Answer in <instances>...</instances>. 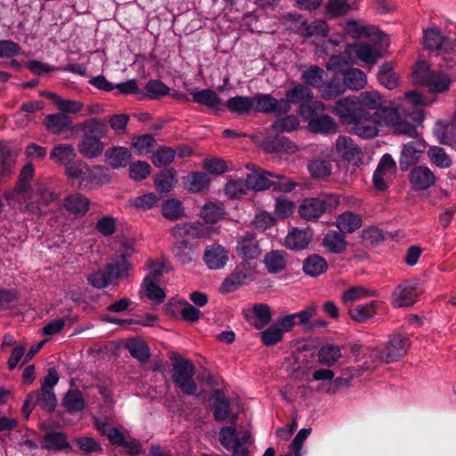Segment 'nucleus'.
<instances>
[{
	"label": "nucleus",
	"instance_id": "1",
	"mask_svg": "<svg viewBox=\"0 0 456 456\" xmlns=\"http://www.w3.org/2000/svg\"><path fill=\"white\" fill-rule=\"evenodd\" d=\"M385 104L383 96L377 91H366L361 93L358 96H346L338 100L332 112H339L347 118H355L357 117H372L379 112L382 105Z\"/></svg>",
	"mask_w": 456,
	"mask_h": 456
},
{
	"label": "nucleus",
	"instance_id": "2",
	"mask_svg": "<svg viewBox=\"0 0 456 456\" xmlns=\"http://www.w3.org/2000/svg\"><path fill=\"white\" fill-rule=\"evenodd\" d=\"M131 265L127 261L126 249L120 250L116 258L106 265L105 270H96L86 276L93 288L102 289L111 284H118L119 279L128 275Z\"/></svg>",
	"mask_w": 456,
	"mask_h": 456
},
{
	"label": "nucleus",
	"instance_id": "3",
	"mask_svg": "<svg viewBox=\"0 0 456 456\" xmlns=\"http://www.w3.org/2000/svg\"><path fill=\"white\" fill-rule=\"evenodd\" d=\"M56 199L55 193L45 185L38 184L29 191L28 197L15 199L11 206L17 207L22 213L42 215L45 213V208Z\"/></svg>",
	"mask_w": 456,
	"mask_h": 456
},
{
	"label": "nucleus",
	"instance_id": "4",
	"mask_svg": "<svg viewBox=\"0 0 456 456\" xmlns=\"http://www.w3.org/2000/svg\"><path fill=\"white\" fill-rule=\"evenodd\" d=\"M410 338L402 334H394L387 345L376 347H368L366 355L372 362H396L407 354L410 346Z\"/></svg>",
	"mask_w": 456,
	"mask_h": 456
},
{
	"label": "nucleus",
	"instance_id": "5",
	"mask_svg": "<svg viewBox=\"0 0 456 456\" xmlns=\"http://www.w3.org/2000/svg\"><path fill=\"white\" fill-rule=\"evenodd\" d=\"M249 189L255 191L273 189L277 191L289 192L296 188V183L285 176L257 169L247 175Z\"/></svg>",
	"mask_w": 456,
	"mask_h": 456
},
{
	"label": "nucleus",
	"instance_id": "6",
	"mask_svg": "<svg viewBox=\"0 0 456 456\" xmlns=\"http://www.w3.org/2000/svg\"><path fill=\"white\" fill-rule=\"evenodd\" d=\"M415 83L424 86L432 93H444L449 89L450 78L443 72L431 71L426 61H419L412 73Z\"/></svg>",
	"mask_w": 456,
	"mask_h": 456
},
{
	"label": "nucleus",
	"instance_id": "7",
	"mask_svg": "<svg viewBox=\"0 0 456 456\" xmlns=\"http://www.w3.org/2000/svg\"><path fill=\"white\" fill-rule=\"evenodd\" d=\"M339 199L336 194H322L318 198H305L298 208L299 216L306 221L319 219L327 209L336 208Z\"/></svg>",
	"mask_w": 456,
	"mask_h": 456
},
{
	"label": "nucleus",
	"instance_id": "8",
	"mask_svg": "<svg viewBox=\"0 0 456 456\" xmlns=\"http://www.w3.org/2000/svg\"><path fill=\"white\" fill-rule=\"evenodd\" d=\"M195 373L196 368L190 360L176 359L173 363V382L186 395H192L197 392L198 386L193 379Z\"/></svg>",
	"mask_w": 456,
	"mask_h": 456
},
{
	"label": "nucleus",
	"instance_id": "9",
	"mask_svg": "<svg viewBox=\"0 0 456 456\" xmlns=\"http://www.w3.org/2000/svg\"><path fill=\"white\" fill-rule=\"evenodd\" d=\"M59 381V375L54 368H50L47 370L46 376L41 381L40 392H30L35 395V401L42 410L47 412L54 411L57 404V398L54 394L53 388Z\"/></svg>",
	"mask_w": 456,
	"mask_h": 456
},
{
	"label": "nucleus",
	"instance_id": "10",
	"mask_svg": "<svg viewBox=\"0 0 456 456\" xmlns=\"http://www.w3.org/2000/svg\"><path fill=\"white\" fill-rule=\"evenodd\" d=\"M420 292L416 281L405 280L394 289L391 304L395 308L410 307L418 301Z\"/></svg>",
	"mask_w": 456,
	"mask_h": 456
},
{
	"label": "nucleus",
	"instance_id": "11",
	"mask_svg": "<svg viewBox=\"0 0 456 456\" xmlns=\"http://www.w3.org/2000/svg\"><path fill=\"white\" fill-rule=\"evenodd\" d=\"M250 434L245 431L242 437L239 438L238 434L232 427H224L219 433L221 444L227 450L232 451V456H248V449L246 444L248 443Z\"/></svg>",
	"mask_w": 456,
	"mask_h": 456
},
{
	"label": "nucleus",
	"instance_id": "12",
	"mask_svg": "<svg viewBox=\"0 0 456 456\" xmlns=\"http://www.w3.org/2000/svg\"><path fill=\"white\" fill-rule=\"evenodd\" d=\"M215 231V228L200 222H184L173 226L170 234L175 239H203L209 237Z\"/></svg>",
	"mask_w": 456,
	"mask_h": 456
},
{
	"label": "nucleus",
	"instance_id": "13",
	"mask_svg": "<svg viewBox=\"0 0 456 456\" xmlns=\"http://www.w3.org/2000/svg\"><path fill=\"white\" fill-rule=\"evenodd\" d=\"M340 120L341 123L346 125H352L354 133L359 137L364 139L374 138L379 134L377 126L379 125L373 120L372 117H357L354 114L355 118H347L339 112H333Z\"/></svg>",
	"mask_w": 456,
	"mask_h": 456
},
{
	"label": "nucleus",
	"instance_id": "14",
	"mask_svg": "<svg viewBox=\"0 0 456 456\" xmlns=\"http://www.w3.org/2000/svg\"><path fill=\"white\" fill-rule=\"evenodd\" d=\"M345 53L349 59L356 57L361 61L369 65H374L382 57L380 49L377 45H370L365 42L347 45L345 49Z\"/></svg>",
	"mask_w": 456,
	"mask_h": 456
},
{
	"label": "nucleus",
	"instance_id": "15",
	"mask_svg": "<svg viewBox=\"0 0 456 456\" xmlns=\"http://www.w3.org/2000/svg\"><path fill=\"white\" fill-rule=\"evenodd\" d=\"M35 174L34 166L31 162H28L20 171L19 179L14 189L4 194L8 205H12V201L17 198L28 197L31 188L30 181Z\"/></svg>",
	"mask_w": 456,
	"mask_h": 456
},
{
	"label": "nucleus",
	"instance_id": "16",
	"mask_svg": "<svg viewBox=\"0 0 456 456\" xmlns=\"http://www.w3.org/2000/svg\"><path fill=\"white\" fill-rule=\"evenodd\" d=\"M252 98L255 101L253 110L256 112L274 113L280 116L290 110V106L288 105L287 101H283V99L277 100L268 94H256Z\"/></svg>",
	"mask_w": 456,
	"mask_h": 456
},
{
	"label": "nucleus",
	"instance_id": "17",
	"mask_svg": "<svg viewBox=\"0 0 456 456\" xmlns=\"http://www.w3.org/2000/svg\"><path fill=\"white\" fill-rule=\"evenodd\" d=\"M436 180L434 172L427 166H416L409 173L410 183L415 191L428 190L436 184Z\"/></svg>",
	"mask_w": 456,
	"mask_h": 456
},
{
	"label": "nucleus",
	"instance_id": "18",
	"mask_svg": "<svg viewBox=\"0 0 456 456\" xmlns=\"http://www.w3.org/2000/svg\"><path fill=\"white\" fill-rule=\"evenodd\" d=\"M337 153L346 161L359 165L362 161V151L348 136L339 135L336 142Z\"/></svg>",
	"mask_w": 456,
	"mask_h": 456
},
{
	"label": "nucleus",
	"instance_id": "19",
	"mask_svg": "<svg viewBox=\"0 0 456 456\" xmlns=\"http://www.w3.org/2000/svg\"><path fill=\"white\" fill-rule=\"evenodd\" d=\"M423 41L425 47L429 51L449 52L456 45L454 39L442 36L441 32L435 28L424 31Z\"/></svg>",
	"mask_w": 456,
	"mask_h": 456
},
{
	"label": "nucleus",
	"instance_id": "20",
	"mask_svg": "<svg viewBox=\"0 0 456 456\" xmlns=\"http://www.w3.org/2000/svg\"><path fill=\"white\" fill-rule=\"evenodd\" d=\"M236 253L245 260L257 258L261 254V248L256 235L251 232H246L240 236L237 240Z\"/></svg>",
	"mask_w": 456,
	"mask_h": 456
},
{
	"label": "nucleus",
	"instance_id": "21",
	"mask_svg": "<svg viewBox=\"0 0 456 456\" xmlns=\"http://www.w3.org/2000/svg\"><path fill=\"white\" fill-rule=\"evenodd\" d=\"M284 322L285 319L281 315L277 318L276 322L272 326L260 333L261 341L265 346H272L278 344L282 340L284 333L291 330L289 326H284Z\"/></svg>",
	"mask_w": 456,
	"mask_h": 456
},
{
	"label": "nucleus",
	"instance_id": "22",
	"mask_svg": "<svg viewBox=\"0 0 456 456\" xmlns=\"http://www.w3.org/2000/svg\"><path fill=\"white\" fill-rule=\"evenodd\" d=\"M424 150L425 145L421 141H411L405 143L399 159L400 168L407 170L411 166L414 165Z\"/></svg>",
	"mask_w": 456,
	"mask_h": 456
},
{
	"label": "nucleus",
	"instance_id": "23",
	"mask_svg": "<svg viewBox=\"0 0 456 456\" xmlns=\"http://www.w3.org/2000/svg\"><path fill=\"white\" fill-rule=\"evenodd\" d=\"M272 317L271 307L267 304L257 303L253 305L252 313L250 315H247L246 319L256 330H263L271 322Z\"/></svg>",
	"mask_w": 456,
	"mask_h": 456
},
{
	"label": "nucleus",
	"instance_id": "24",
	"mask_svg": "<svg viewBox=\"0 0 456 456\" xmlns=\"http://www.w3.org/2000/svg\"><path fill=\"white\" fill-rule=\"evenodd\" d=\"M312 239L311 230L293 228L285 238V246L291 250H303L307 248Z\"/></svg>",
	"mask_w": 456,
	"mask_h": 456
},
{
	"label": "nucleus",
	"instance_id": "25",
	"mask_svg": "<svg viewBox=\"0 0 456 456\" xmlns=\"http://www.w3.org/2000/svg\"><path fill=\"white\" fill-rule=\"evenodd\" d=\"M401 116L405 117L403 105H399L397 102L393 107H386L382 105L379 112H376L373 120L379 126H394L398 123Z\"/></svg>",
	"mask_w": 456,
	"mask_h": 456
},
{
	"label": "nucleus",
	"instance_id": "26",
	"mask_svg": "<svg viewBox=\"0 0 456 456\" xmlns=\"http://www.w3.org/2000/svg\"><path fill=\"white\" fill-rule=\"evenodd\" d=\"M228 258V251L219 244L210 246L204 253V261L207 266L212 270L223 268Z\"/></svg>",
	"mask_w": 456,
	"mask_h": 456
},
{
	"label": "nucleus",
	"instance_id": "27",
	"mask_svg": "<svg viewBox=\"0 0 456 456\" xmlns=\"http://www.w3.org/2000/svg\"><path fill=\"white\" fill-rule=\"evenodd\" d=\"M264 149L266 152L295 153L297 151V145L288 137L282 135L269 136L264 140Z\"/></svg>",
	"mask_w": 456,
	"mask_h": 456
},
{
	"label": "nucleus",
	"instance_id": "28",
	"mask_svg": "<svg viewBox=\"0 0 456 456\" xmlns=\"http://www.w3.org/2000/svg\"><path fill=\"white\" fill-rule=\"evenodd\" d=\"M49 158L54 163L68 167L69 165L76 160L77 153L72 144L59 143L52 149Z\"/></svg>",
	"mask_w": 456,
	"mask_h": 456
},
{
	"label": "nucleus",
	"instance_id": "29",
	"mask_svg": "<svg viewBox=\"0 0 456 456\" xmlns=\"http://www.w3.org/2000/svg\"><path fill=\"white\" fill-rule=\"evenodd\" d=\"M77 150L83 157L91 159L102 155L104 144L97 136H82Z\"/></svg>",
	"mask_w": 456,
	"mask_h": 456
},
{
	"label": "nucleus",
	"instance_id": "30",
	"mask_svg": "<svg viewBox=\"0 0 456 456\" xmlns=\"http://www.w3.org/2000/svg\"><path fill=\"white\" fill-rule=\"evenodd\" d=\"M18 155L19 151L12 149L8 142H0V175H8L14 170Z\"/></svg>",
	"mask_w": 456,
	"mask_h": 456
},
{
	"label": "nucleus",
	"instance_id": "31",
	"mask_svg": "<svg viewBox=\"0 0 456 456\" xmlns=\"http://www.w3.org/2000/svg\"><path fill=\"white\" fill-rule=\"evenodd\" d=\"M83 186L86 190H92L110 182L108 167L102 165H95L88 168L87 179L84 180Z\"/></svg>",
	"mask_w": 456,
	"mask_h": 456
},
{
	"label": "nucleus",
	"instance_id": "32",
	"mask_svg": "<svg viewBox=\"0 0 456 456\" xmlns=\"http://www.w3.org/2000/svg\"><path fill=\"white\" fill-rule=\"evenodd\" d=\"M192 101L210 109L214 113L223 111L222 100L219 95L211 89H202L192 94Z\"/></svg>",
	"mask_w": 456,
	"mask_h": 456
},
{
	"label": "nucleus",
	"instance_id": "33",
	"mask_svg": "<svg viewBox=\"0 0 456 456\" xmlns=\"http://www.w3.org/2000/svg\"><path fill=\"white\" fill-rule=\"evenodd\" d=\"M76 128L84 133L83 136H97L99 139L105 137L109 131L107 124L97 118L80 122L77 124Z\"/></svg>",
	"mask_w": 456,
	"mask_h": 456
},
{
	"label": "nucleus",
	"instance_id": "34",
	"mask_svg": "<svg viewBox=\"0 0 456 456\" xmlns=\"http://www.w3.org/2000/svg\"><path fill=\"white\" fill-rule=\"evenodd\" d=\"M90 206V200L79 192L66 196L63 200L64 208L70 214L85 215Z\"/></svg>",
	"mask_w": 456,
	"mask_h": 456
},
{
	"label": "nucleus",
	"instance_id": "35",
	"mask_svg": "<svg viewBox=\"0 0 456 456\" xmlns=\"http://www.w3.org/2000/svg\"><path fill=\"white\" fill-rule=\"evenodd\" d=\"M308 128L314 134H335L338 131V125L330 116L316 115L309 119Z\"/></svg>",
	"mask_w": 456,
	"mask_h": 456
},
{
	"label": "nucleus",
	"instance_id": "36",
	"mask_svg": "<svg viewBox=\"0 0 456 456\" xmlns=\"http://www.w3.org/2000/svg\"><path fill=\"white\" fill-rule=\"evenodd\" d=\"M211 409L216 420H224L230 416L231 409L229 400L224 391L216 390L211 397Z\"/></svg>",
	"mask_w": 456,
	"mask_h": 456
},
{
	"label": "nucleus",
	"instance_id": "37",
	"mask_svg": "<svg viewBox=\"0 0 456 456\" xmlns=\"http://www.w3.org/2000/svg\"><path fill=\"white\" fill-rule=\"evenodd\" d=\"M71 124V118L61 112L46 115L44 120L46 129L55 134L69 130Z\"/></svg>",
	"mask_w": 456,
	"mask_h": 456
},
{
	"label": "nucleus",
	"instance_id": "38",
	"mask_svg": "<svg viewBox=\"0 0 456 456\" xmlns=\"http://www.w3.org/2000/svg\"><path fill=\"white\" fill-rule=\"evenodd\" d=\"M248 276L245 273V265L237 266L233 272L224 281L220 287L223 293H230L238 289L246 283Z\"/></svg>",
	"mask_w": 456,
	"mask_h": 456
},
{
	"label": "nucleus",
	"instance_id": "39",
	"mask_svg": "<svg viewBox=\"0 0 456 456\" xmlns=\"http://www.w3.org/2000/svg\"><path fill=\"white\" fill-rule=\"evenodd\" d=\"M254 99L251 96L237 95L226 101V108L238 116L248 114L254 108Z\"/></svg>",
	"mask_w": 456,
	"mask_h": 456
},
{
	"label": "nucleus",
	"instance_id": "40",
	"mask_svg": "<svg viewBox=\"0 0 456 456\" xmlns=\"http://www.w3.org/2000/svg\"><path fill=\"white\" fill-rule=\"evenodd\" d=\"M328 269L326 259L319 255L313 254L303 261V271L310 277H318Z\"/></svg>",
	"mask_w": 456,
	"mask_h": 456
},
{
	"label": "nucleus",
	"instance_id": "41",
	"mask_svg": "<svg viewBox=\"0 0 456 456\" xmlns=\"http://www.w3.org/2000/svg\"><path fill=\"white\" fill-rule=\"evenodd\" d=\"M362 220L360 215L346 211L339 215L336 225L342 233H352L362 226Z\"/></svg>",
	"mask_w": 456,
	"mask_h": 456
},
{
	"label": "nucleus",
	"instance_id": "42",
	"mask_svg": "<svg viewBox=\"0 0 456 456\" xmlns=\"http://www.w3.org/2000/svg\"><path fill=\"white\" fill-rule=\"evenodd\" d=\"M89 166L86 162L81 159H77L65 168V175L69 180L78 181V188L86 190V186H83L84 180L87 179Z\"/></svg>",
	"mask_w": 456,
	"mask_h": 456
},
{
	"label": "nucleus",
	"instance_id": "43",
	"mask_svg": "<svg viewBox=\"0 0 456 456\" xmlns=\"http://www.w3.org/2000/svg\"><path fill=\"white\" fill-rule=\"evenodd\" d=\"M43 448L48 451H61L64 449H71V445L68 442L65 433L52 431L44 436Z\"/></svg>",
	"mask_w": 456,
	"mask_h": 456
},
{
	"label": "nucleus",
	"instance_id": "44",
	"mask_svg": "<svg viewBox=\"0 0 456 456\" xmlns=\"http://www.w3.org/2000/svg\"><path fill=\"white\" fill-rule=\"evenodd\" d=\"M343 80L346 89L359 91L367 85L366 74L356 68L350 67L343 75Z\"/></svg>",
	"mask_w": 456,
	"mask_h": 456
},
{
	"label": "nucleus",
	"instance_id": "45",
	"mask_svg": "<svg viewBox=\"0 0 456 456\" xmlns=\"http://www.w3.org/2000/svg\"><path fill=\"white\" fill-rule=\"evenodd\" d=\"M105 157L112 168L126 167L131 159V153L126 147H112L106 151Z\"/></svg>",
	"mask_w": 456,
	"mask_h": 456
},
{
	"label": "nucleus",
	"instance_id": "46",
	"mask_svg": "<svg viewBox=\"0 0 456 456\" xmlns=\"http://www.w3.org/2000/svg\"><path fill=\"white\" fill-rule=\"evenodd\" d=\"M399 105H403L405 118H411L416 120V116L419 113L415 109L423 103V99L420 94L416 91H410L404 94L403 98L398 100Z\"/></svg>",
	"mask_w": 456,
	"mask_h": 456
},
{
	"label": "nucleus",
	"instance_id": "47",
	"mask_svg": "<svg viewBox=\"0 0 456 456\" xmlns=\"http://www.w3.org/2000/svg\"><path fill=\"white\" fill-rule=\"evenodd\" d=\"M378 292L375 289H368L364 286H354L346 289L342 296L341 300L345 305L353 304L367 297H377Z\"/></svg>",
	"mask_w": 456,
	"mask_h": 456
},
{
	"label": "nucleus",
	"instance_id": "48",
	"mask_svg": "<svg viewBox=\"0 0 456 456\" xmlns=\"http://www.w3.org/2000/svg\"><path fill=\"white\" fill-rule=\"evenodd\" d=\"M377 306V301H370L366 304L358 305L348 310V315L352 320L357 322H365L375 316Z\"/></svg>",
	"mask_w": 456,
	"mask_h": 456
},
{
	"label": "nucleus",
	"instance_id": "49",
	"mask_svg": "<svg viewBox=\"0 0 456 456\" xmlns=\"http://www.w3.org/2000/svg\"><path fill=\"white\" fill-rule=\"evenodd\" d=\"M314 95L312 91L304 85H297L286 93V97L282 98L283 101H287L289 106L291 103H299V107H303L308 100L313 99Z\"/></svg>",
	"mask_w": 456,
	"mask_h": 456
},
{
	"label": "nucleus",
	"instance_id": "50",
	"mask_svg": "<svg viewBox=\"0 0 456 456\" xmlns=\"http://www.w3.org/2000/svg\"><path fill=\"white\" fill-rule=\"evenodd\" d=\"M323 246L333 254H340L346 250L347 243L341 232L332 231L324 236Z\"/></svg>",
	"mask_w": 456,
	"mask_h": 456
},
{
	"label": "nucleus",
	"instance_id": "51",
	"mask_svg": "<svg viewBox=\"0 0 456 456\" xmlns=\"http://www.w3.org/2000/svg\"><path fill=\"white\" fill-rule=\"evenodd\" d=\"M325 71L323 69L312 65L302 73L303 82L309 86L318 89H322L324 83Z\"/></svg>",
	"mask_w": 456,
	"mask_h": 456
},
{
	"label": "nucleus",
	"instance_id": "52",
	"mask_svg": "<svg viewBox=\"0 0 456 456\" xmlns=\"http://www.w3.org/2000/svg\"><path fill=\"white\" fill-rule=\"evenodd\" d=\"M316 305L311 304L298 313L282 315L285 319L283 324L289 326L291 330L296 324H305L316 314Z\"/></svg>",
	"mask_w": 456,
	"mask_h": 456
},
{
	"label": "nucleus",
	"instance_id": "53",
	"mask_svg": "<svg viewBox=\"0 0 456 456\" xmlns=\"http://www.w3.org/2000/svg\"><path fill=\"white\" fill-rule=\"evenodd\" d=\"M346 90L344 80L341 81L337 76H334L329 82L323 83L320 93L323 99L333 100L343 94Z\"/></svg>",
	"mask_w": 456,
	"mask_h": 456
},
{
	"label": "nucleus",
	"instance_id": "54",
	"mask_svg": "<svg viewBox=\"0 0 456 456\" xmlns=\"http://www.w3.org/2000/svg\"><path fill=\"white\" fill-rule=\"evenodd\" d=\"M225 209L221 203L208 202L205 204L201 210L200 216L208 224H216L224 217Z\"/></svg>",
	"mask_w": 456,
	"mask_h": 456
},
{
	"label": "nucleus",
	"instance_id": "55",
	"mask_svg": "<svg viewBox=\"0 0 456 456\" xmlns=\"http://www.w3.org/2000/svg\"><path fill=\"white\" fill-rule=\"evenodd\" d=\"M63 406L70 412H78L84 410L86 402L79 390H69L64 396Z\"/></svg>",
	"mask_w": 456,
	"mask_h": 456
},
{
	"label": "nucleus",
	"instance_id": "56",
	"mask_svg": "<svg viewBox=\"0 0 456 456\" xmlns=\"http://www.w3.org/2000/svg\"><path fill=\"white\" fill-rule=\"evenodd\" d=\"M340 347L335 345H325L318 352V361L327 366H332L341 357Z\"/></svg>",
	"mask_w": 456,
	"mask_h": 456
},
{
	"label": "nucleus",
	"instance_id": "57",
	"mask_svg": "<svg viewBox=\"0 0 456 456\" xmlns=\"http://www.w3.org/2000/svg\"><path fill=\"white\" fill-rule=\"evenodd\" d=\"M162 215L166 219L176 221L184 216V208L180 200L170 199L162 205Z\"/></svg>",
	"mask_w": 456,
	"mask_h": 456
},
{
	"label": "nucleus",
	"instance_id": "58",
	"mask_svg": "<svg viewBox=\"0 0 456 456\" xmlns=\"http://www.w3.org/2000/svg\"><path fill=\"white\" fill-rule=\"evenodd\" d=\"M264 263L271 273L281 272L286 266L284 253L273 250L265 255Z\"/></svg>",
	"mask_w": 456,
	"mask_h": 456
},
{
	"label": "nucleus",
	"instance_id": "59",
	"mask_svg": "<svg viewBox=\"0 0 456 456\" xmlns=\"http://www.w3.org/2000/svg\"><path fill=\"white\" fill-rule=\"evenodd\" d=\"M345 30L346 34L354 38L370 37L376 35L375 28L365 26L356 20L347 21Z\"/></svg>",
	"mask_w": 456,
	"mask_h": 456
},
{
	"label": "nucleus",
	"instance_id": "60",
	"mask_svg": "<svg viewBox=\"0 0 456 456\" xmlns=\"http://www.w3.org/2000/svg\"><path fill=\"white\" fill-rule=\"evenodd\" d=\"M142 289L144 291L147 298L155 302L156 304L164 302L166 298V293L164 289L157 285L156 281H151L150 278H144L142 284Z\"/></svg>",
	"mask_w": 456,
	"mask_h": 456
},
{
	"label": "nucleus",
	"instance_id": "61",
	"mask_svg": "<svg viewBox=\"0 0 456 456\" xmlns=\"http://www.w3.org/2000/svg\"><path fill=\"white\" fill-rule=\"evenodd\" d=\"M185 186L191 192H200L208 186L209 179L205 173L194 172L185 178Z\"/></svg>",
	"mask_w": 456,
	"mask_h": 456
},
{
	"label": "nucleus",
	"instance_id": "62",
	"mask_svg": "<svg viewBox=\"0 0 456 456\" xmlns=\"http://www.w3.org/2000/svg\"><path fill=\"white\" fill-rule=\"evenodd\" d=\"M176 151L168 146H161L151 156V162L157 167L169 165L175 159Z\"/></svg>",
	"mask_w": 456,
	"mask_h": 456
},
{
	"label": "nucleus",
	"instance_id": "63",
	"mask_svg": "<svg viewBox=\"0 0 456 456\" xmlns=\"http://www.w3.org/2000/svg\"><path fill=\"white\" fill-rule=\"evenodd\" d=\"M378 79L381 85L388 89H394L398 86V77L391 63H384L380 67Z\"/></svg>",
	"mask_w": 456,
	"mask_h": 456
},
{
	"label": "nucleus",
	"instance_id": "64",
	"mask_svg": "<svg viewBox=\"0 0 456 456\" xmlns=\"http://www.w3.org/2000/svg\"><path fill=\"white\" fill-rule=\"evenodd\" d=\"M428 157L431 163L440 168H449L452 164L449 155L438 146H431L428 151Z\"/></svg>",
	"mask_w": 456,
	"mask_h": 456
}]
</instances>
